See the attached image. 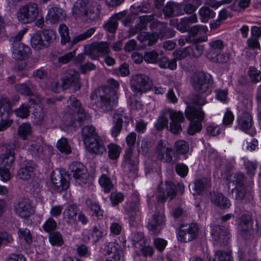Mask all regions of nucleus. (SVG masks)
Wrapping results in <instances>:
<instances>
[{
    "label": "nucleus",
    "mask_w": 261,
    "mask_h": 261,
    "mask_svg": "<svg viewBox=\"0 0 261 261\" xmlns=\"http://www.w3.org/2000/svg\"><path fill=\"white\" fill-rule=\"evenodd\" d=\"M110 87H102L96 89L90 95L92 102L103 111H111L117 103V95L115 89H118L119 84L114 79H109Z\"/></svg>",
    "instance_id": "f257e3e1"
},
{
    "label": "nucleus",
    "mask_w": 261,
    "mask_h": 261,
    "mask_svg": "<svg viewBox=\"0 0 261 261\" xmlns=\"http://www.w3.org/2000/svg\"><path fill=\"white\" fill-rule=\"evenodd\" d=\"M68 116L66 117V127L74 128L81 126L89 120V116L82 107L79 101L74 97H70Z\"/></svg>",
    "instance_id": "f03ea898"
},
{
    "label": "nucleus",
    "mask_w": 261,
    "mask_h": 261,
    "mask_svg": "<svg viewBox=\"0 0 261 261\" xmlns=\"http://www.w3.org/2000/svg\"><path fill=\"white\" fill-rule=\"evenodd\" d=\"M150 17H137L136 21V24L135 33L144 29L148 22H150V28L151 30L158 31V36L161 38H171L175 35V31L167 27V23L161 22L156 20H151Z\"/></svg>",
    "instance_id": "7ed1b4c3"
},
{
    "label": "nucleus",
    "mask_w": 261,
    "mask_h": 261,
    "mask_svg": "<svg viewBox=\"0 0 261 261\" xmlns=\"http://www.w3.org/2000/svg\"><path fill=\"white\" fill-rule=\"evenodd\" d=\"M136 141V134L135 132L130 133L126 137V142L128 147L126 149L124 156V165L126 170L132 172L134 177L137 176L138 165L139 164L138 155L134 154L133 152L132 147Z\"/></svg>",
    "instance_id": "20e7f679"
},
{
    "label": "nucleus",
    "mask_w": 261,
    "mask_h": 261,
    "mask_svg": "<svg viewBox=\"0 0 261 261\" xmlns=\"http://www.w3.org/2000/svg\"><path fill=\"white\" fill-rule=\"evenodd\" d=\"M185 115L188 119L191 121L187 130L188 133L193 135L199 132L202 128L201 122L204 118V113L202 109L189 106L185 111Z\"/></svg>",
    "instance_id": "39448f33"
},
{
    "label": "nucleus",
    "mask_w": 261,
    "mask_h": 261,
    "mask_svg": "<svg viewBox=\"0 0 261 261\" xmlns=\"http://www.w3.org/2000/svg\"><path fill=\"white\" fill-rule=\"evenodd\" d=\"M245 180V175L242 172H237L233 175L229 177L228 179V189L231 190L232 193H233V190H236V199L237 200H246L248 197L251 196L246 192Z\"/></svg>",
    "instance_id": "423d86ee"
},
{
    "label": "nucleus",
    "mask_w": 261,
    "mask_h": 261,
    "mask_svg": "<svg viewBox=\"0 0 261 261\" xmlns=\"http://www.w3.org/2000/svg\"><path fill=\"white\" fill-rule=\"evenodd\" d=\"M72 176L76 183L81 187L90 185L91 182L89 173L83 163L73 162L68 167L66 175Z\"/></svg>",
    "instance_id": "0eeeda50"
},
{
    "label": "nucleus",
    "mask_w": 261,
    "mask_h": 261,
    "mask_svg": "<svg viewBox=\"0 0 261 261\" xmlns=\"http://www.w3.org/2000/svg\"><path fill=\"white\" fill-rule=\"evenodd\" d=\"M14 146H6L5 152L0 156V179L6 182L10 179L9 168L14 161Z\"/></svg>",
    "instance_id": "6e6552de"
},
{
    "label": "nucleus",
    "mask_w": 261,
    "mask_h": 261,
    "mask_svg": "<svg viewBox=\"0 0 261 261\" xmlns=\"http://www.w3.org/2000/svg\"><path fill=\"white\" fill-rule=\"evenodd\" d=\"M185 186L182 183H179L177 187L171 181H166L159 186L157 191L158 200L164 203L167 198L170 200L174 198L176 195V191L182 194Z\"/></svg>",
    "instance_id": "1a4fd4ad"
},
{
    "label": "nucleus",
    "mask_w": 261,
    "mask_h": 261,
    "mask_svg": "<svg viewBox=\"0 0 261 261\" xmlns=\"http://www.w3.org/2000/svg\"><path fill=\"white\" fill-rule=\"evenodd\" d=\"M130 88L136 96L149 91L152 87V82L147 75L140 73L132 76L130 80Z\"/></svg>",
    "instance_id": "9d476101"
},
{
    "label": "nucleus",
    "mask_w": 261,
    "mask_h": 261,
    "mask_svg": "<svg viewBox=\"0 0 261 261\" xmlns=\"http://www.w3.org/2000/svg\"><path fill=\"white\" fill-rule=\"evenodd\" d=\"M212 84V77L208 73L202 72L196 73L192 78V86L199 94L206 92Z\"/></svg>",
    "instance_id": "9b49d317"
},
{
    "label": "nucleus",
    "mask_w": 261,
    "mask_h": 261,
    "mask_svg": "<svg viewBox=\"0 0 261 261\" xmlns=\"http://www.w3.org/2000/svg\"><path fill=\"white\" fill-rule=\"evenodd\" d=\"M209 48L207 50L206 58L214 62H226L228 59V56L222 59V55L220 57L224 44L223 41L220 39L214 40L208 43Z\"/></svg>",
    "instance_id": "f8f14e48"
},
{
    "label": "nucleus",
    "mask_w": 261,
    "mask_h": 261,
    "mask_svg": "<svg viewBox=\"0 0 261 261\" xmlns=\"http://www.w3.org/2000/svg\"><path fill=\"white\" fill-rule=\"evenodd\" d=\"M139 201L138 193H134L129 196L124 206L125 212L131 221H134L140 215Z\"/></svg>",
    "instance_id": "ddd939ff"
},
{
    "label": "nucleus",
    "mask_w": 261,
    "mask_h": 261,
    "mask_svg": "<svg viewBox=\"0 0 261 261\" xmlns=\"http://www.w3.org/2000/svg\"><path fill=\"white\" fill-rule=\"evenodd\" d=\"M86 9L85 4L82 0H77L74 4L72 12L74 15L83 16L88 15H99L100 6L96 3H93L90 7Z\"/></svg>",
    "instance_id": "4468645a"
},
{
    "label": "nucleus",
    "mask_w": 261,
    "mask_h": 261,
    "mask_svg": "<svg viewBox=\"0 0 261 261\" xmlns=\"http://www.w3.org/2000/svg\"><path fill=\"white\" fill-rule=\"evenodd\" d=\"M238 228L240 236L244 239L250 240L253 238V220L250 216H242L240 220Z\"/></svg>",
    "instance_id": "2eb2a0df"
},
{
    "label": "nucleus",
    "mask_w": 261,
    "mask_h": 261,
    "mask_svg": "<svg viewBox=\"0 0 261 261\" xmlns=\"http://www.w3.org/2000/svg\"><path fill=\"white\" fill-rule=\"evenodd\" d=\"M111 52L110 45L107 42L101 41L93 44L85 54L92 60H97L100 56H105Z\"/></svg>",
    "instance_id": "dca6fc26"
},
{
    "label": "nucleus",
    "mask_w": 261,
    "mask_h": 261,
    "mask_svg": "<svg viewBox=\"0 0 261 261\" xmlns=\"http://www.w3.org/2000/svg\"><path fill=\"white\" fill-rule=\"evenodd\" d=\"M14 210L19 217L27 218L34 214L31 201L27 198L19 199L14 204Z\"/></svg>",
    "instance_id": "f3484780"
},
{
    "label": "nucleus",
    "mask_w": 261,
    "mask_h": 261,
    "mask_svg": "<svg viewBox=\"0 0 261 261\" xmlns=\"http://www.w3.org/2000/svg\"><path fill=\"white\" fill-rule=\"evenodd\" d=\"M198 227L195 224L181 225L177 232V238L181 242H188L195 239L198 234Z\"/></svg>",
    "instance_id": "a211bd4d"
},
{
    "label": "nucleus",
    "mask_w": 261,
    "mask_h": 261,
    "mask_svg": "<svg viewBox=\"0 0 261 261\" xmlns=\"http://www.w3.org/2000/svg\"><path fill=\"white\" fill-rule=\"evenodd\" d=\"M211 236L214 244L218 245H226L230 239L229 233L224 227L215 225L212 227Z\"/></svg>",
    "instance_id": "6ab92c4d"
},
{
    "label": "nucleus",
    "mask_w": 261,
    "mask_h": 261,
    "mask_svg": "<svg viewBox=\"0 0 261 261\" xmlns=\"http://www.w3.org/2000/svg\"><path fill=\"white\" fill-rule=\"evenodd\" d=\"M158 159L163 162L171 163L173 161V151L171 146L166 141H160L156 146Z\"/></svg>",
    "instance_id": "aec40b11"
},
{
    "label": "nucleus",
    "mask_w": 261,
    "mask_h": 261,
    "mask_svg": "<svg viewBox=\"0 0 261 261\" xmlns=\"http://www.w3.org/2000/svg\"><path fill=\"white\" fill-rule=\"evenodd\" d=\"M165 225V216L162 212H156L149 221L148 228L154 235L159 234Z\"/></svg>",
    "instance_id": "412c9836"
},
{
    "label": "nucleus",
    "mask_w": 261,
    "mask_h": 261,
    "mask_svg": "<svg viewBox=\"0 0 261 261\" xmlns=\"http://www.w3.org/2000/svg\"><path fill=\"white\" fill-rule=\"evenodd\" d=\"M170 130L173 134H178L181 131V123L185 120L183 113L180 111L169 110Z\"/></svg>",
    "instance_id": "4be33fe9"
},
{
    "label": "nucleus",
    "mask_w": 261,
    "mask_h": 261,
    "mask_svg": "<svg viewBox=\"0 0 261 261\" xmlns=\"http://www.w3.org/2000/svg\"><path fill=\"white\" fill-rule=\"evenodd\" d=\"M30 53L31 48L23 43L13 44L12 47V58L16 60H25Z\"/></svg>",
    "instance_id": "5701e85b"
},
{
    "label": "nucleus",
    "mask_w": 261,
    "mask_h": 261,
    "mask_svg": "<svg viewBox=\"0 0 261 261\" xmlns=\"http://www.w3.org/2000/svg\"><path fill=\"white\" fill-rule=\"evenodd\" d=\"M36 166L35 163L32 161L25 160L23 162L21 168L18 171V177L24 180L31 178Z\"/></svg>",
    "instance_id": "b1692460"
},
{
    "label": "nucleus",
    "mask_w": 261,
    "mask_h": 261,
    "mask_svg": "<svg viewBox=\"0 0 261 261\" xmlns=\"http://www.w3.org/2000/svg\"><path fill=\"white\" fill-rule=\"evenodd\" d=\"M123 111L117 110L115 112L113 116V126L110 132L112 136L116 139L120 134L122 128Z\"/></svg>",
    "instance_id": "393cba45"
},
{
    "label": "nucleus",
    "mask_w": 261,
    "mask_h": 261,
    "mask_svg": "<svg viewBox=\"0 0 261 261\" xmlns=\"http://www.w3.org/2000/svg\"><path fill=\"white\" fill-rule=\"evenodd\" d=\"M197 21V17H182L180 21L178 23V19L175 17L171 19L170 24L173 26H176L177 29L181 32H185L189 31L190 24Z\"/></svg>",
    "instance_id": "a878e982"
},
{
    "label": "nucleus",
    "mask_w": 261,
    "mask_h": 261,
    "mask_svg": "<svg viewBox=\"0 0 261 261\" xmlns=\"http://www.w3.org/2000/svg\"><path fill=\"white\" fill-rule=\"evenodd\" d=\"M79 74L75 71H70L66 73V89L69 87L73 92L81 89V84L79 80Z\"/></svg>",
    "instance_id": "bb28decb"
},
{
    "label": "nucleus",
    "mask_w": 261,
    "mask_h": 261,
    "mask_svg": "<svg viewBox=\"0 0 261 261\" xmlns=\"http://www.w3.org/2000/svg\"><path fill=\"white\" fill-rule=\"evenodd\" d=\"M88 150L93 153L101 154L106 153V149L102 140L99 137L95 141H91L85 144Z\"/></svg>",
    "instance_id": "cd10ccee"
},
{
    "label": "nucleus",
    "mask_w": 261,
    "mask_h": 261,
    "mask_svg": "<svg viewBox=\"0 0 261 261\" xmlns=\"http://www.w3.org/2000/svg\"><path fill=\"white\" fill-rule=\"evenodd\" d=\"M210 199L212 203L220 207L228 208L230 205L229 200L219 192H211Z\"/></svg>",
    "instance_id": "c85d7f7f"
},
{
    "label": "nucleus",
    "mask_w": 261,
    "mask_h": 261,
    "mask_svg": "<svg viewBox=\"0 0 261 261\" xmlns=\"http://www.w3.org/2000/svg\"><path fill=\"white\" fill-rule=\"evenodd\" d=\"M51 186L53 188L58 192H61L64 190L65 179L63 173L60 171L58 173H53L51 176Z\"/></svg>",
    "instance_id": "c756f323"
},
{
    "label": "nucleus",
    "mask_w": 261,
    "mask_h": 261,
    "mask_svg": "<svg viewBox=\"0 0 261 261\" xmlns=\"http://www.w3.org/2000/svg\"><path fill=\"white\" fill-rule=\"evenodd\" d=\"M237 122L239 128L246 132L252 125V117L249 113H245L238 118Z\"/></svg>",
    "instance_id": "7c9ffc66"
},
{
    "label": "nucleus",
    "mask_w": 261,
    "mask_h": 261,
    "mask_svg": "<svg viewBox=\"0 0 261 261\" xmlns=\"http://www.w3.org/2000/svg\"><path fill=\"white\" fill-rule=\"evenodd\" d=\"M22 16H37L38 8L37 5L34 3H29L21 7L18 12Z\"/></svg>",
    "instance_id": "2f4dec72"
},
{
    "label": "nucleus",
    "mask_w": 261,
    "mask_h": 261,
    "mask_svg": "<svg viewBox=\"0 0 261 261\" xmlns=\"http://www.w3.org/2000/svg\"><path fill=\"white\" fill-rule=\"evenodd\" d=\"M82 138L86 144L91 141H95L99 137L95 132V128L92 126L87 125L83 127L81 131Z\"/></svg>",
    "instance_id": "473e14b6"
},
{
    "label": "nucleus",
    "mask_w": 261,
    "mask_h": 261,
    "mask_svg": "<svg viewBox=\"0 0 261 261\" xmlns=\"http://www.w3.org/2000/svg\"><path fill=\"white\" fill-rule=\"evenodd\" d=\"M183 8L182 4L173 2H168L163 8V12L165 16H170L175 11L178 15H184L182 11L180 10Z\"/></svg>",
    "instance_id": "72a5a7b5"
},
{
    "label": "nucleus",
    "mask_w": 261,
    "mask_h": 261,
    "mask_svg": "<svg viewBox=\"0 0 261 261\" xmlns=\"http://www.w3.org/2000/svg\"><path fill=\"white\" fill-rule=\"evenodd\" d=\"M35 85L31 82L28 81L25 83L19 84L15 85V89L17 92L22 95L32 96Z\"/></svg>",
    "instance_id": "f704fd0d"
},
{
    "label": "nucleus",
    "mask_w": 261,
    "mask_h": 261,
    "mask_svg": "<svg viewBox=\"0 0 261 261\" xmlns=\"http://www.w3.org/2000/svg\"><path fill=\"white\" fill-rule=\"evenodd\" d=\"M211 181L208 178H202L195 180L193 195H199L205 189L211 187Z\"/></svg>",
    "instance_id": "c9c22d12"
},
{
    "label": "nucleus",
    "mask_w": 261,
    "mask_h": 261,
    "mask_svg": "<svg viewBox=\"0 0 261 261\" xmlns=\"http://www.w3.org/2000/svg\"><path fill=\"white\" fill-rule=\"evenodd\" d=\"M121 249L120 245L114 242H107L104 243L100 249V252L105 255L110 256Z\"/></svg>",
    "instance_id": "e433bc0d"
},
{
    "label": "nucleus",
    "mask_w": 261,
    "mask_h": 261,
    "mask_svg": "<svg viewBox=\"0 0 261 261\" xmlns=\"http://www.w3.org/2000/svg\"><path fill=\"white\" fill-rule=\"evenodd\" d=\"M11 110L7 98H0V119H7L10 117Z\"/></svg>",
    "instance_id": "4c0bfd02"
},
{
    "label": "nucleus",
    "mask_w": 261,
    "mask_h": 261,
    "mask_svg": "<svg viewBox=\"0 0 261 261\" xmlns=\"http://www.w3.org/2000/svg\"><path fill=\"white\" fill-rule=\"evenodd\" d=\"M86 204L93 212V215H94L98 219L103 218V211L100 208V206L98 203L91 199H87L86 200Z\"/></svg>",
    "instance_id": "58836bf2"
},
{
    "label": "nucleus",
    "mask_w": 261,
    "mask_h": 261,
    "mask_svg": "<svg viewBox=\"0 0 261 261\" xmlns=\"http://www.w3.org/2000/svg\"><path fill=\"white\" fill-rule=\"evenodd\" d=\"M42 35L40 32L36 33L31 39V43L33 47L38 49H41L47 47L44 39L42 38Z\"/></svg>",
    "instance_id": "ea45409f"
},
{
    "label": "nucleus",
    "mask_w": 261,
    "mask_h": 261,
    "mask_svg": "<svg viewBox=\"0 0 261 261\" xmlns=\"http://www.w3.org/2000/svg\"><path fill=\"white\" fill-rule=\"evenodd\" d=\"M159 66L161 68H169L171 70H175L177 68V63L175 59H169L166 57H163L161 59H158L157 62Z\"/></svg>",
    "instance_id": "a19ab883"
},
{
    "label": "nucleus",
    "mask_w": 261,
    "mask_h": 261,
    "mask_svg": "<svg viewBox=\"0 0 261 261\" xmlns=\"http://www.w3.org/2000/svg\"><path fill=\"white\" fill-rule=\"evenodd\" d=\"M98 182L105 193H109L113 188V184L110 177L106 174H102L100 176Z\"/></svg>",
    "instance_id": "79ce46f5"
},
{
    "label": "nucleus",
    "mask_w": 261,
    "mask_h": 261,
    "mask_svg": "<svg viewBox=\"0 0 261 261\" xmlns=\"http://www.w3.org/2000/svg\"><path fill=\"white\" fill-rule=\"evenodd\" d=\"M32 128L30 123H23L20 125L18 129V135L23 140L27 139L32 134Z\"/></svg>",
    "instance_id": "37998d69"
},
{
    "label": "nucleus",
    "mask_w": 261,
    "mask_h": 261,
    "mask_svg": "<svg viewBox=\"0 0 261 261\" xmlns=\"http://www.w3.org/2000/svg\"><path fill=\"white\" fill-rule=\"evenodd\" d=\"M96 28H91L85 32L78 35L74 36L72 41V44H75L77 43L89 38L95 33Z\"/></svg>",
    "instance_id": "c03bdc74"
},
{
    "label": "nucleus",
    "mask_w": 261,
    "mask_h": 261,
    "mask_svg": "<svg viewBox=\"0 0 261 261\" xmlns=\"http://www.w3.org/2000/svg\"><path fill=\"white\" fill-rule=\"evenodd\" d=\"M108 148L109 158L112 160H116L119 158L121 151L120 146L114 143H111L108 145Z\"/></svg>",
    "instance_id": "a18cd8bd"
},
{
    "label": "nucleus",
    "mask_w": 261,
    "mask_h": 261,
    "mask_svg": "<svg viewBox=\"0 0 261 261\" xmlns=\"http://www.w3.org/2000/svg\"><path fill=\"white\" fill-rule=\"evenodd\" d=\"M66 219H68L71 223H74L78 211L77 205L74 203H70L66 206Z\"/></svg>",
    "instance_id": "49530a36"
},
{
    "label": "nucleus",
    "mask_w": 261,
    "mask_h": 261,
    "mask_svg": "<svg viewBox=\"0 0 261 261\" xmlns=\"http://www.w3.org/2000/svg\"><path fill=\"white\" fill-rule=\"evenodd\" d=\"M230 252L218 250L215 252L213 259L210 261H232Z\"/></svg>",
    "instance_id": "de8ad7c7"
},
{
    "label": "nucleus",
    "mask_w": 261,
    "mask_h": 261,
    "mask_svg": "<svg viewBox=\"0 0 261 261\" xmlns=\"http://www.w3.org/2000/svg\"><path fill=\"white\" fill-rule=\"evenodd\" d=\"M175 149L178 154L185 155L189 150V144L185 140H178L175 142Z\"/></svg>",
    "instance_id": "09e8293b"
},
{
    "label": "nucleus",
    "mask_w": 261,
    "mask_h": 261,
    "mask_svg": "<svg viewBox=\"0 0 261 261\" xmlns=\"http://www.w3.org/2000/svg\"><path fill=\"white\" fill-rule=\"evenodd\" d=\"M121 17H110L107 23L103 25L105 30L111 33H115L117 28V20Z\"/></svg>",
    "instance_id": "8fccbe9b"
},
{
    "label": "nucleus",
    "mask_w": 261,
    "mask_h": 261,
    "mask_svg": "<svg viewBox=\"0 0 261 261\" xmlns=\"http://www.w3.org/2000/svg\"><path fill=\"white\" fill-rule=\"evenodd\" d=\"M40 32L44 38L45 44L47 45V47L55 40L56 38L55 32L52 30H44Z\"/></svg>",
    "instance_id": "3c124183"
},
{
    "label": "nucleus",
    "mask_w": 261,
    "mask_h": 261,
    "mask_svg": "<svg viewBox=\"0 0 261 261\" xmlns=\"http://www.w3.org/2000/svg\"><path fill=\"white\" fill-rule=\"evenodd\" d=\"M18 234L19 238L23 239L28 244L32 243V236L29 229L19 228L18 230Z\"/></svg>",
    "instance_id": "603ef678"
},
{
    "label": "nucleus",
    "mask_w": 261,
    "mask_h": 261,
    "mask_svg": "<svg viewBox=\"0 0 261 261\" xmlns=\"http://www.w3.org/2000/svg\"><path fill=\"white\" fill-rule=\"evenodd\" d=\"M146 242V239L145 238L144 234L142 232H137L134 235L133 238V245L136 248L138 245L143 246L145 245Z\"/></svg>",
    "instance_id": "864d4df0"
},
{
    "label": "nucleus",
    "mask_w": 261,
    "mask_h": 261,
    "mask_svg": "<svg viewBox=\"0 0 261 261\" xmlns=\"http://www.w3.org/2000/svg\"><path fill=\"white\" fill-rule=\"evenodd\" d=\"M57 227V222L52 218H49L44 223L42 226L43 229L47 233H51Z\"/></svg>",
    "instance_id": "5fc2aeb1"
},
{
    "label": "nucleus",
    "mask_w": 261,
    "mask_h": 261,
    "mask_svg": "<svg viewBox=\"0 0 261 261\" xmlns=\"http://www.w3.org/2000/svg\"><path fill=\"white\" fill-rule=\"evenodd\" d=\"M30 107L25 104L21 105L19 108L16 109L14 111L15 115L21 118H25L28 117L30 113Z\"/></svg>",
    "instance_id": "6e6d98bb"
},
{
    "label": "nucleus",
    "mask_w": 261,
    "mask_h": 261,
    "mask_svg": "<svg viewBox=\"0 0 261 261\" xmlns=\"http://www.w3.org/2000/svg\"><path fill=\"white\" fill-rule=\"evenodd\" d=\"M248 75L251 81L254 83H257L261 81V72L253 67H250L248 70Z\"/></svg>",
    "instance_id": "4d7b16f0"
},
{
    "label": "nucleus",
    "mask_w": 261,
    "mask_h": 261,
    "mask_svg": "<svg viewBox=\"0 0 261 261\" xmlns=\"http://www.w3.org/2000/svg\"><path fill=\"white\" fill-rule=\"evenodd\" d=\"M191 56L195 58H198L201 56L203 51V46L202 45L195 44L189 46Z\"/></svg>",
    "instance_id": "13d9d810"
},
{
    "label": "nucleus",
    "mask_w": 261,
    "mask_h": 261,
    "mask_svg": "<svg viewBox=\"0 0 261 261\" xmlns=\"http://www.w3.org/2000/svg\"><path fill=\"white\" fill-rule=\"evenodd\" d=\"M49 240L50 243L53 245H61L64 242L61 234L58 232L50 233Z\"/></svg>",
    "instance_id": "bf43d9fd"
},
{
    "label": "nucleus",
    "mask_w": 261,
    "mask_h": 261,
    "mask_svg": "<svg viewBox=\"0 0 261 261\" xmlns=\"http://www.w3.org/2000/svg\"><path fill=\"white\" fill-rule=\"evenodd\" d=\"M159 54L155 50L146 51L144 56L145 61L148 63H155L157 62Z\"/></svg>",
    "instance_id": "052dcab7"
},
{
    "label": "nucleus",
    "mask_w": 261,
    "mask_h": 261,
    "mask_svg": "<svg viewBox=\"0 0 261 261\" xmlns=\"http://www.w3.org/2000/svg\"><path fill=\"white\" fill-rule=\"evenodd\" d=\"M124 195L121 192H113L110 195V200L113 206H116L124 199Z\"/></svg>",
    "instance_id": "680f3d73"
},
{
    "label": "nucleus",
    "mask_w": 261,
    "mask_h": 261,
    "mask_svg": "<svg viewBox=\"0 0 261 261\" xmlns=\"http://www.w3.org/2000/svg\"><path fill=\"white\" fill-rule=\"evenodd\" d=\"M189 49V47H187L176 53L174 51L173 54L175 55L174 59H175L176 61L180 60L186 58L188 56L191 57V52Z\"/></svg>",
    "instance_id": "e2e57ef3"
},
{
    "label": "nucleus",
    "mask_w": 261,
    "mask_h": 261,
    "mask_svg": "<svg viewBox=\"0 0 261 261\" xmlns=\"http://www.w3.org/2000/svg\"><path fill=\"white\" fill-rule=\"evenodd\" d=\"M168 119L164 115L160 116L154 123L155 127L158 130H161L165 127H168Z\"/></svg>",
    "instance_id": "0e129e2a"
},
{
    "label": "nucleus",
    "mask_w": 261,
    "mask_h": 261,
    "mask_svg": "<svg viewBox=\"0 0 261 261\" xmlns=\"http://www.w3.org/2000/svg\"><path fill=\"white\" fill-rule=\"evenodd\" d=\"M124 253L122 249H120L119 251L116 252L112 254V255L108 256L106 259V261H124Z\"/></svg>",
    "instance_id": "69168bd1"
},
{
    "label": "nucleus",
    "mask_w": 261,
    "mask_h": 261,
    "mask_svg": "<svg viewBox=\"0 0 261 261\" xmlns=\"http://www.w3.org/2000/svg\"><path fill=\"white\" fill-rule=\"evenodd\" d=\"M48 12L46 16H61L63 12V9L57 6L49 5L47 7Z\"/></svg>",
    "instance_id": "338daca9"
},
{
    "label": "nucleus",
    "mask_w": 261,
    "mask_h": 261,
    "mask_svg": "<svg viewBox=\"0 0 261 261\" xmlns=\"http://www.w3.org/2000/svg\"><path fill=\"white\" fill-rule=\"evenodd\" d=\"M153 245L158 250L162 252L166 247L167 241L162 238H155L153 240Z\"/></svg>",
    "instance_id": "774afa93"
}]
</instances>
